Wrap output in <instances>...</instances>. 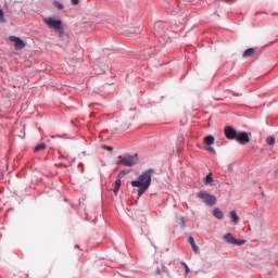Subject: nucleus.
Instances as JSON below:
<instances>
[{
  "label": "nucleus",
  "instance_id": "1",
  "mask_svg": "<svg viewBox=\"0 0 278 278\" xmlns=\"http://www.w3.org/2000/svg\"><path fill=\"white\" fill-rule=\"evenodd\" d=\"M152 175H153V169L151 168L147 169L139 176L138 180H132L130 182V186H142L144 188H150Z\"/></svg>",
  "mask_w": 278,
  "mask_h": 278
},
{
  "label": "nucleus",
  "instance_id": "2",
  "mask_svg": "<svg viewBox=\"0 0 278 278\" xmlns=\"http://www.w3.org/2000/svg\"><path fill=\"white\" fill-rule=\"evenodd\" d=\"M117 164H122L123 166H136L138 164V154L129 155V156H118Z\"/></svg>",
  "mask_w": 278,
  "mask_h": 278
},
{
  "label": "nucleus",
  "instance_id": "3",
  "mask_svg": "<svg viewBox=\"0 0 278 278\" xmlns=\"http://www.w3.org/2000/svg\"><path fill=\"white\" fill-rule=\"evenodd\" d=\"M198 199H202L206 205H216V197L203 191L197 193Z\"/></svg>",
  "mask_w": 278,
  "mask_h": 278
},
{
  "label": "nucleus",
  "instance_id": "4",
  "mask_svg": "<svg viewBox=\"0 0 278 278\" xmlns=\"http://www.w3.org/2000/svg\"><path fill=\"white\" fill-rule=\"evenodd\" d=\"M43 23L50 28V29H61L62 28V21L54 20L53 17H45Z\"/></svg>",
  "mask_w": 278,
  "mask_h": 278
},
{
  "label": "nucleus",
  "instance_id": "5",
  "mask_svg": "<svg viewBox=\"0 0 278 278\" xmlns=\"http://www.w3.org/2000/svg\"><path fill=\"white\" fill-rule=\"evenodd\" d=\"M153 27H154V36H156V38H164L166 36V29L164 28V23L156 22Z\"/></svg>",
  "mask_w": 278,
  "mask_h": 278
},
{
  "label": "nucleus",
  "instance_id": "6",
  "mask_svg": "<svg viewBox=\"0 0 278 278\" xmlns=\"http://www.w3.org/2000/svg\"><path fill=\"white\" fill-rule=\"evenodd\" d=\"M239 144H249L251 142V139L249 138V134L247 131H240L237 132L236 139Z\"/></svg>",
  "mask_w": 278,
  "mask_h": 278
},
{
  "label": "nucleus",
  "instance_id": "7",
  "mask_svg": "<svg viewBox=\"0 0 278 278\" xmlns=\"http://www.w3.org/2000/svg\"><path fill=\"white\" fill-rule=\"evenodd\" d=\"M11 42H14V47L17 51H21L22 49H25V41L23 39L16 37V36H11L9 38Z\"/></svg>",
  "mask_w": 278,
  "mask_h": 278
},
{
  "label": "nucleus",
  "instance_id": "8",
  "mask_svg": "<svg viewBox=\"0 0 278 278\" xmlns=\"http://www.w3.org/2000/svg\"><path fill=\"white\" fill-rule=\"evenodd\" d=\"M224 134L228 140H236L238 136V131H236V129H233L231 126L225 127Z\"/></svg>",
  "mask_w": 278,
  "mask_h": 278
},
{
  "label": "nucleus",
  "instance_id": "9",
  "mask_svg": "<svg viewBox=\"0 0 278 278\" xmlns=\"http://www.w3.org/2000/svg\"><path fill=\"white\" fill-rule=\"evenodd\" d=\"M213 216H215V218H217L218 220H223L225 218V214L223 213V211H220V208H214Z\"/></svg>",
  "mask_w": 278,
  "mask_h": 278
},
{
  "label": "nucleus",
  "instance_id": "10",
  "mask_svg": "<svg viewBox=\"0 0 278 278\" xmlns=\"http://www.w3.org/2000/svg\"><path fill=\"white\" fill-rule=\"evenodd\" d=\"M121 176H117L115 182H114V189H113V192L114 194H118V190H121Z\"/></svg>",
  "mask_w": 278,
  "mask_h": 278
},
{
  "label": "nucleus",
  "instance_id": "11",
  "mask_svg": "<svg viewBox=\"0 0 278 278\" xmlns=\"http://www.w3.org/2000/svg\"><path fill=\"white\" fill-rule=\"evenodd\" d=\"M253 55H255V49L249 48L243 52L242 58H253Z\"/></svg>",
  "mask_w": 278,
  "mask_h": 278
},
{
  "label": "nucleus",
  "instance_id": "12",
  "mask_svg": "<svg viewBox=\"0 0 278 278\" xmlns=\"http://www.w3.org/2000/svg\"><path fill=\"white\" fill-rule=\"evenodd\" d=\"M224 240L225 242H227L228 244H233V242H236V238H233V235H231L230 232L226 233L224 236Z\"/></svg>",
  "mask_w": 278,
  "mask_h": 278
},
{
  "label": "nucleus",
  "instance_id": "13",
  "mask_svg": "<svg viewBox=\"0 0 278 278\" xmlns=\"http://www.w3.org/2000/svg\"><path fill=\"white\" fill-rule=\"evenodd\" d=\"M166 265L164 263L160 264V267H156V270L154 271L155 275H164V273H166Z\"/></svg>",
  "mask_w": 278,
  "mask_h": 278
},
{
  "label": "nucleus",
  "instance_id": "14",
  "mask_svg": "<svg viewBox=\"0 0 278 278\" xmlns=\"http://www.w3.org/2000/svg\"><path fill=\"white\" fill-rule=\"evenodd\" d=\"M188 242L192 249L193 252L199 253V247H197V243H194V238L189 237Z\"/></svg>",
  "mask_w": 278,
  "mask_h": 278
},
{
  "label": "nucleus",
  "instance_id": "15",
  "mask_svg": "<svg viewBox=\"0 0 278 278\" xmlns=\"http://www.w3.org/2000/svg\"><path fill=\"white\" fill-rule=\"evenodd\" d=\"M214 136H206L204 137V144H206V147H212V144H214Z\"/></svg>",
  "mask_w": 278,
  "mask_h": 278
},
{
  "label": "nucleus",
  "instance_id": "16",
  "mask_svg": "<svg viewBox=\"0 0 278 278\" xmlns=\"http://www.w3.org/2000/svg\"><path fill=\"white\" fill-rule=\"evenodd\" d=\"M132 188H139L138 189V197H142L147 190H149V187H142V186H132Z\"/></svg>",
  "mask_w": 278,
  "mask_h": 278
},
{
  "label": "nucleus",
  "instance_id": "17",
  "mask_svg": "<svg viewBox=\"0 0 278 278\" xmlns=\"http://www.w3.org/2000/svg\"><path fill=\"white\" fill-rule=\"evenodd\" d=\"M229 217L235 224H238V220H240V216H238V213H236V211H231L229 213Z\"/></svg>",
  "mask_w": 278,
  "mask_h": 278
},
{
  "label": "nucleus",
  "instance_id": "18",
  "mask_svg": "<svg viewBox=\"0 0 278 278\" xmlns=\"http://www.w3.org/2000/svg\"><path fill=\"white\" fill-rule=\"evenodd\" d=\"M47 149V144L39 143L35 147V153H38V151H45Z\"/></svg>",
  "mask_w": 278,
  "mask_h": 278
},
{
  "label": "nucleus",
  "instance_id": "19",
  "mask_svg": "<svg viewBox=\"0 0 278 278\" xmlns=\"http://www.w3.org/2000/svg\"><path fill=\"white\" fill-rule=\"evenodd\" d=\"M54 8L59 9V10H64V4H62L59 1H54L53 2Z\"/></svg>",
  "mask_w": 278,
  "mask_h": 278
},
{
  "label": "nucleus",
  "instance_id": "20",
  "mask_svg": "<svg viewBox=\"0 0 278 278\" xmlns=\"http://www.w3.org/2000/svg\"><path fill=\"white\" fill-rule=\"evenodd\" d=\"M212 181H214V177H212V174H208L206 177H205V184H212Z\"/></svg>",
  "mask_w": 278,
  "mask_h": 278
},
{
  "label": "nucleus",
  "instance_id": "21",
  "mask_svg": "<svg viewBox=\"0 0 278 278\" xmlns=\"http://www.w3.org/2000/svg\"><path fill=\"white\" fill-rule=\"evenodd\" d=\"M245 240H237L235 239V242L232 244H236L237 247H242V244H245Z\"/></svg>",
  "mask_w": 278,
  "mask_h": 278
},
{
  "label": "nucleus",
  "instance_id": "22",
  "mask_svg": "<svg viewBox=\"0 0 278 278\" xmlns=\"http://www.w3.org/2000/svg\"><path fill=\"white\" fill-rule=\"evenodd\" d=\"M0 23H5V14L1 9H0Z\"/></svg>",
  "mask_w": 278,
  "mask_h": 278
},
{
  "label": "nucleus",
  "instance_id": "23",
  "mask_svg": "<svg viewBox=\"0 0 278 278\" xmlns=\"http://www.w3.org/2000/svg\"><path fill=\"white\" fill-rule=\"evenodd\" d=\"M266 142L267 144H275V137H267Z\"/></svg>",
  "mask_w": 278,
  "mask_h": 278
},
{
  "label": "nucleus",
  "instance_id": "24",
  "mask_svg": "<svg viewBox=\"0 0 278 278\" xmlns=\"http://www.w3.org/2000/svg\"><path fill=\"white\" fill-rule=\"evenodd\" d=\"M181 264L185 267L186 275H188V273H190V267H188V264H186L185 262H182Z\"/></svg>",
  "mask_w": 278,
  "mask_h": 278
},
{
  "label": "nucleus",
  "instance_id": "25",
  "mask_svg": "<svg viewBox=\"0 0 278 278\" xmlns=\"http://www.w3.org/2000/svg\"><path fill=\"white\" fill-rule=\"evenodd\" d=\"M206 150L210 152V153H216V150H214L212 147L207 146Z\"/></svg>",
  "mask_w": 278,
  "mask_h": 278
},
{
  "label": "nucleus",
  "instance_id": "26",
  "mask_svg": "<svg viewBox=\"0 0 278 278\" xmlns=\"http://www.w3.org/2000/svg\"><path fill=\"white\" fill-rule=\"evenodd\" d=\"M72 5H79V0H71Z\"/></svg>",
  "mask_w": 278,
  "mask_h": 278
},
{
  "label": "nucleus",
  "instance_id": "27",
  "mask_svg": "<svg viewBox=\"0 0 278 278\" xmlns=\"http://www.w3.org/2000/svg\"><path fill=\"white\" fill-rule=\"evenodd\" d=\"M128 173V172H121V174L118 175V177H121V179H123V177H125V174Z\"/></svg>",
  "mask_w": 278,
  "mask_h": 278
},
{
  "label": "nucleus",
  "instance_id": "28",
  "mask_svg": "<svg viewBox=\"0 0 278 278\" xmlns=\"http://www.w3.org/2000/svg\"><path fill=\"white\" fill-rule=\"evenodd\" d=\"M151 53H153V50H148V51H146V55H149V58H151Z\"/></svg>",
  "mask_w": 278,
  "mask_h": 278
},
{
  "label": "nucleus",
  "instance_id": "29",
  "mask_svg": "<svg viewBox=\"0 0 278 278\" xmlns=\"http://www.w3.org/2000/svg\"><path fill=\"white\" fill-rule=\"evenodd\" d=\"M108 151H113L112 147H108Z\"/></svg>",
  "mask_w": 278,
  "mask_h": 278
},
{
  "label": "nucleus",
  "instance_id": "30",
  "mask_svg": "<svg viewBox=\"0 0 278 278\" xmlns=\"http://www.w3.org/2000/svg\"><path fill=\"white\" fill-rule=\"evenodd\" d=\"M182 227H186V223L182 222Z\"/></svg>",
  "mask_w": 278,
  "mask_h": 278
}]
</instances>
